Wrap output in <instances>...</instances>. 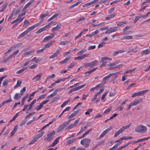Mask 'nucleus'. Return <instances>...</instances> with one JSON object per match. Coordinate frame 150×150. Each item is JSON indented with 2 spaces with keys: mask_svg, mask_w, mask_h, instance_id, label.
Here are the masks:
<instances>
[{
  "mask_svg": "<svg viewBox=\"0 0 150 150\" xmlns=\"http://www.w3.org/2000/svg\"><path fill=\"white\" fill-rule=\"evenodd\" d=\"M104 88H101L100 89V90L97 93H96V94L97 96L98 95H100L101 93H102V92L104 91Z\"/></svg>",
  "mask_w": 150,
  "mask_h": 150,
  "instance_id": "54",
  "label": "nucleus"
},
{
  "mask_svg": "<svg viewBox=\"0 0 150 150\" xmlns=\"http://www.w3.org/2000/svg\"><path fill=\"white\" fill-rule=\"evenodd\" d=\"M89 54L88 53L82 55L81 56H79L77 57H76L74 58L75 60H82L85 58L86 57L89 55Z\"/></svg>",
  "mask_w": 150,
  "mask_h": 150,
  "instance_id": "11",
  "label": "nucleus"
},
{
  "mask_svg": "<svg viewBox=\"0 0 150 150\" xmlns=\"http://www.w3.org/2000/svg\"><path fill=\"white\" fill-rule=\"evenodd\" d=\"M132 38V36H125L123 37V39L125 40H130Z\"/></svg>",
  "mask_w": 150,
  "mask_h": 150,
  "instance_id": "49",
  "label": "nucleus"
},
{
  "mask_svg": "<svg viewBox=\"0 0 150 150\" xmlns=\"http://www.w3.org/2000/svg\"><path fill=\"white\" fill-rule=\"evenodd\" d=\"M34 1V0H31L24 7L23 9V11L24 10L27 9Z\"/></svg>",
  "mask_w": 150,
  "mask_h": 150,
  "instance_id": "17",
  "label": "nucleus"
},
{
  "mask_svg": "<svg viewBox=\"0 0 150 150\" xmlns=\"http://www.w3.org/2000/svg\"><path fill=\"white\" fill-rule=\"evenodd\" d=\"M62 27V25L60 23H58V24L56 25V26L54 27H52V28H60Z\"/></svg>",
  "mask_w": 150,
  "mask_h": 150,
  "instance_id": "58",
  "label": "nucleus"
},
{
  "mask_svg": "<svg viewBox=\"0 0 150 150\" xmlns=\"http://www.w3.org/2000/svg\"><path fill=\"white\" fill-rule=\"evenodd\" d=\"M49 101L48 100H45L42 101L39 105H38L36 108L35 109L37 111L40 110L43 106V105L46 104Z\"/></svg>",
  "mask_w": 150,
  "mask_h": 150,
  "instance_id": "8",
  "label": "nucleus"
},
{
  "mask_svg": "<svg viewBox=\"0 0 150 150\" xmlns=\"http://www.w3.org/2000/svg\"><path fill=\"white\" fill-rule=\"evenodd\" d=\"M113 74V73L109 74L108 75L105 76L103 78V83H104L105 82L106 83V81L110 77H111Z\"/></svg>",
  "mask_w": 150,
  "mask_h": 150,
  "instance_id": "18",
  "label": "nucleus"
},
{
  "mask_svg": "<svg viewBox=\"0 0 150 150\" xmlns=\"http://www.w3.org/2000/svg\"><path fill=\"white\" fill-rule=\"evenodd\" d=\"M59 14L58 13H56L55 14H54L52 17H51V18H49L47 20V21H49L53 19H54L55 18L58 16H59Z\"/></svg>",
  "mask_w": 150,
  "mask_h": 150,
  "instance_id": "28",
  "label": "nucleus"
},
{
  "mask_svg": "<svg viewBox=\"0 0 150 150\" xmlns=\"http://www.w3.org/2000/svg\"><path fill=\"white\" fill-rule=\"evenodd\" d=\"M8 81L7 79H5L3 81L2 85L3 86H5L8 84Z\"/></svg>",
  "mask_w": 150,
  "mask_h": 150,
  "instance_id": "44",
  "label": "nucleus"
},
{
  "mask_svg": "<svg viewBox=\"0 0 150 150\" xmlns=\"http://www.w3.org/2000/svg\"><path fill=\"white\" fill-rule=\"evenodd\" d=\"M21 81L19 80L17 81L16 84L14 86V88H16L19 87L21 83Z\"/></svg>",
  "mask_w": 150,
  "mask_h": 150,
  "instance_id": "36",
  "label": "nucleus"
},
{
  "mask_svg": "<svg viewBox=\"0 0 150 150\" xmlns=\"http://www.w3.org/2000/svg\"><path fill=\"white\" fill-rule=\"evenodd\" d=\"M29 23V22L28 20H25L23 23V26L24 27H25L28 26Z\"/></svg>",
  "mask_w": 150,
  "mask_h": 150,
  "instance_id": "39",
  "label": "nucleus"
},
{
  "mask_svg": "<svg viewBox=\"0 0 150 150\" xmlns=\"http://www.w3.org/2000/svg\"><path fill=\"white\" fill-rule=\"evenodd\" d=\"M150 52V49H147L143 51L141 53V54H142V55H143L147 54Z\"/></svg>",
  "mask_w": 150,
  "mask_h": 150,
  "instance_id": "21",
  "label": "nucleus"
},
{
  "mask_svg": "<svg viewBox=\"0 0 150 150\" xmlns=\"http://www.w3.org/2000/svg\"><path fill=\"white\" fill-rule=\"evenodd\" d=\"M42 22V20L41 21H40L39 23H38L33 25L29 27L28 28H36L38 27V26L41 24V23Z\"/></svg>",
  "mask_w": 150,
  "mask_h": 150,
  "instance_id": "25",
  "label": "nucleus"
},
{
  "mask_svg": "<svg viewBox=\"0 0 150 150\" xmlns=\"http://www.w3.org/2000/svg\"><path fill=\"white\" fill-rule=\"evenodd\" d=\"M37 58L36 57H35L33 58L31 60V61H34L35 63H38V62H40V60H39L38 59H36Z\"/></svg>",
  "mask_w": 150,
  "mask_h": 150,
  "instance_id": "52",
  "label": "nucleus"
},
{
  "mask_svg": "<svg viewBox=\"0 0 150 150\" xmlns=\"http://www.w3.org/2000/svg\"><path fill=\"white\" fill-rule=\"evenodd\" d=\"M60 51V49H57L56 50L55 52L53 54L49 57V59H52L57 57L59 54Z\"/></svg>",
  "mask_w": 150,
  "mask_h": 150,
  "instance_id": "13",
  "label": "nucleus"
},
{
  "mask_svg": "<svg viewBox=\"0 0 150 150\" xmlns=\"http://www.w3.org/2000/svg\"><path fill=\"white\" fill-rule=\"evenodd\" d=\"M54 36V34L53 33L51 34H50V35L47 36L46 37H45L44 39L42 41V42H43L45 41H47L48 40H50L52 39V38H53Z\"/></svg>",
  "mask_w": 150,
  "mask_h": 150,
  "instance_id": "15",
  "label": "nucleus"
},
{
  "mask_svg": "<svg viewBox=\"0 0 150 150\" xmlns=\"http://www.w3.org/2000/svg\"><path fill=\"white\" fill-rule=\"evenodd\" d=\"M135 130L137 133H144L147 132V128L146 126L143 125H140L137 126Z\"/></svg>",
  "mask_w": 150,
  "mask_h": 150,
  "instance_id": "1",
  "label": "nucleus"
},
{
  "mask_svg": "<svg viewBox=\"0 0 150 150\" xmlns=\"http://www.w3.org/2000/svg\"><path fill=\"white\" fill-rule=\"evenodd\" d=\"M91 140L87 138H85L82 139L80 142L81 144L84 146L85 148H86L89 146Z\"/></svg>",
  "mask_w": 150,
  "mask_h": 150,
  "instance_id": "3",
  "label": "nucleus"
},
{
  "mask_svg": "<svg viewBox=\"0 0 150 150\" xmlns=\"http://www.w3.org/2000/svg\"><path fill=\"white\" fill-rule=\"evenodd\" d=\"M123 140H127L133 138V137L131 136H125L123 137Z\"/></svg>",
  "mask_w": 150,
  "mask_h": 150,
  "instance_id": "57",
  "label": "nucleus"
},
{
  "mask_svg": "<svg viewBox=\"0 0 150 150\" xmlns=\"http://www.w3.org/2000/svg\"><path fill=\"white\" fill-rule=\"evenodd\" d=\"M76 127V126L74 125L73 124H70L66 128V129L70 130L71 129Z\"/></svg>",
  "mask_w": 150,
  "mask_h": 150,
  "instance_id": "32",
  "label": "nucleus"
},
{
  "mask_svg": "<svg viewBox=\"0 0 150 150\" xmlns=\"http://www.w3.org/2000/svg\"><path fill=\"white\" fill-rule=\"evenodd\" d=\"M41 77L40 74H38L36 76H34L32 79V80H34L35 81H37L39 80Z\"/></svg>",
  "mask_w": 150,
  "mask_h": 150,
  "instance_id": "19",
  "label": "nucleus"
},
{
  "mask_svg": "<svg viewBox=\"0 0 150 150\" xmlns=\"http://www.w3.org/2000/svg\"><path fill=\"white\" fill-rule=\"evenodd\" d=\"M26 87H24L21 90L20 92H21V95H23V93H24V92L26 91Z\"/></svg>",
  "mask_w": 150,
  "mask_h": 150,
  "instance_id": "60",
  "label": "nucleus"
},
{
  "mask_svg": "<svg viewBox=\"0 0 150 150\" xmlns=\"http://www.w3.org/2000/svg\"><path fill=\"white\" fill-rule=\"evenodd\" d=\"M125 101H124L122 102L121 104V105L118 107L117 109V110L118 111H121L122 110L124 106H122V105H125Z\"/></svg>",
  "mask_w": 150,
  "mask_h": 150,
  "instance_id": "24",
  "label": "nucleus"
},
{
  "mask_svg": "<svg viewBox=\"0 0 150 150\" xmlns=\"http://www.w3.org/2000/svg\"><path fill=\"white\" fill-rule=\"evenodd\" d=\"M54 42V41H52L50 42H48L47 44H46L44 46V48H45V49L47 48H48L50 47V46Z\"/></svg>",
  "mask_w": 150,
  "mask_h": 150,
  "instance_id": "22",
  "label": "nucleus"
},
{
  "mask_svg": "<svg viewBox=\"0 0 150 150\" xmlns=\"http://www.w3.org/2000/svg\"><path fill=\"white\" fill-rule=\"evenodd\" d=\"M90 63L92 67L94 66H96L97 65V64L98 63V61L96 60H95L91 62Z\"/></svg>",
  "mask_w": 150,
  "mask_h": 150,
  "instance_id": "42",
  "label": "nucleus"
},
{
  "mask_svg": "<svg viewBox=\"0 0 150 150\" xmlns=\"http://www.w3.org/2000/svg\"><path fill=\"white\" fill-rule=\"evenodd\" d=\"M70 59V57H66L64 59L63 61H61L59 62V63L62 64H63L65 63H66L67 61L69 60Z\"/></svg>",
  "mask_w": 150,
  "mask_h": 150,
  "instance_id": "29",
  "label": "nucleus"
},
{
  "mask_svg": "<svg viewBox=\"0 0 150 150\" xmlns=\"http://www.w3.org/2000/svg\"><path fill=\"white\" fill-rule=\"evenodd\" d=\"M18 113H17L16 114V115L13 117V118L9 121V122H8V124H9L11 122H12L13 121L15 120V119L18 116Z\"/></svg>",
  "mask_w": 150,
  "mask_h": 150,
  "instance_id": "46",
  "label": "nucleus"
},
{
  "mask_svg": "<svg viewBox=\"0 0 150 150\" xmlns=\"http://www.w3.org/2000/svg\"><path fill=\"white\" fill-rule=\"evenodd\" d=\"M112 129V128L110 127L109 128L106 129L101 134L99 137V139H100L103 137L108 132L111 130Z\"/></svg>",
  "mask_w": 150,
  "mask_h": 150,
  "instance_id": "10",
  "label": "nucleus"
},
{
  "mask_svg": "<svg viewBox=\"0 0 150 150\" xmlns=\"http://www.w3.org/2000/svg\"><path fill=\"white\" fill-rule=\"evenodd\" d=\"M26 69V67H23L22 69H20L18 71L16 72V73L17 74H19L23 72Z\"/></svg>",
  "mask_w": 150,
  "mask_h": 150,
  "instance_id": "34",
  "label": "nucleus"
},
{
  "mask_svg": "<svg viewBox=\"0 0 150 150\" xmlns=\"http://www.w3.org/2000/svg\"><path fill=\"white\" fill-rule=\"evenodd\" d=\"M46 29H39L36 32V33H39L43 31H45L46 30Z\"/></svg>",
  "mask_w": 150,
  "mask_h": 150,
  "instance_id": "56",
  "label": "nucleus"
},
{
  "mask_svg": "<svg viewBox=\"0 0 150 150\" xmlns=\"http://www.w3.org/2000/svg\"><path fill=\"white\" fill-rule=\"evenodd\" d=\"M12 101V100L11 99V98L10 99L6 100L2 102V103L3 104H6L9 103Z\"/></svg>",
  "mask_w": 150,
  "mask_h": 150,
  "instance_id": "62",
  "label": "nucleus"
},
{
  "mask_svg": "<svg viewBox=\"0 0 150 150\" xmlns=\"http://www.w3.org/2000/svg\"><path fill=\"white\" fill-rule=\"evenodd\" d=\"M27 96H24L23 98H22V100L21 101V103L22 106H23L24 103L25 101V100L27 98Z\"/></svg>",
  "mask_w": 150,
  "mask_h": 150,
  "instance_id": "43",
  "label": "nucleus"
},
{
  "mask_svg": "<svg viewBox=\"0 0 150 150\" xmlns=\"http://www.w3.org/2000/svg\"><path fill=\"white\" fill-rule=\"evenodd\" d=\"M106 82H105L104 83H100L96 85L95 87L92 88L90 90V91H94L95 89H97V88L101 87L103 86L105 83Z\"/></svg>",
  "mask_w": 150,
  "mask_h": 150,
  "instance_id": "12",
  "label": "nucleus"
},
{
  "mask_svg": "<svg viewBox=\"0 0 150 150\" xmlns=\"http://www.w3.org/2000/svg\"><path fill=\"white\" fill-rule=\"evenodd\" d=\"M69 41H62L60 42L59 44L60 45H64L66 44H69Z\"/></svg>",
  "mask_w": 150,
  "mask_h": 150,
  "instance_id": "45",
  "label": "nucleus"
},
{
  "mask_svg": "<svg viewBox=\"0 0 150 150\" xmlns=\"http://www.w3.org/2000/svg\"><path fill=\"white\" fill-rule=\"evenodd\" d=\"M37 66V64H34L33 65L29 67V68L30 69H33L36 68Z\"/></svg>",
  "mask_w": 150,
  "mask_h": 150,
  "instance_id": "50",
  "label": "nucleus"
},
{
  "mask_svg": "<svg viewBox=\"0 0 150 150\" xmlns=\"http://www.w3.org/2000/svg\"><path fill=\"white\" fill-rule=\"evenodd\" d=\"M111 108H109L106 109L103 112V114L105 115L109 113L111 110Z\"/></svg>",
  "mask_w": 150,
  "mask_h": 150,
  "instance_id": "48",
  "label": "nucleus"
},
{
  "mask_svg": "<svg viewBox=\"0 0 150 150\" xmlns=\"http://www.w3.org/2000/svg\"><path fill=\"white\" fill-rule=\"evenodd\" d=\"M132 124L131 123H130L128 125L122 127L120 129L118 130L115 133L114 135L115 137H116L120 134L122 133L125 130L129 128L130 126Z\"/></svg>",
  "mask_w": 150,
  "mask_h": 150,
  "instance_id": "2",
  "label": "nucleus"
},
{
  "mask_svg": "<svg viewBox=\"0 0 150 150\" xmlns=\"http://www.w3.org/2000/svg\"><path fill=\"white\" fill-rule=\"evenodd\" d=\"M148 90H144L142 91H139L137 93H134L132 95V97L134 98L137 96H140L143 95L144 93L147 92Z\"/></svg>",
  "mask_w": 150,
  "mask_h": 150,
  "instance_id": "7",
  "label": "nucleus"
},
{
  "mask_svg": "<svg viewBox=\"0 0 150 150\" xmlns=\"http://www.w3.org/2000/svg\"><path fill=\"white\" fill-rule=\"evenodd\" d=\"M128 29H124L123 31V34L125 35L129 34H131L132 32L131 31H126Z\"/></svg>",
  "mask_w": 150,
  "mask_h": 150,
  "instance_id": "33",
  "label": "nucleus"
},
{
  "mask_svg": "<svg viewBox=\"0 0 150 150\" xmlns=\"http://www.w3.org/2000/svg\"><path fill=\"white\" fill-rule=\"evenodd\" d=\"M22 95L20 94L19 93H16L14 96V99L15 100H18L19 99Z\"/></svg>",
  "mask_w": 150,
  "mask_h": 150,
  "instance_id": "26",
  "label": "nucleus"
},
{
  "mask_svg": "<svg viewBox=\"0 0 150 150\" xmlns=\"http://www.w3.org/2000/svg\"><path fill=\"white\" fill-rule=\"evenodd\" d=\"M32 29H27L24 32L21 34L17 38L18 39H19L27 34Z\"/></svg>",
  "mask_w": 150,
  "mask_h": 150,
  "instance_id": "9",
  "label": "nucleus"
},
{
  "mask_svg": "<svg viewBox=\"0 0 150 150\" xmlns=\"http://www.w3.org/2000/svg\"><path fill=\"white\" fill-rule=\"evenodd\" d=\"M54 23V22H53V21L51 22L50 23H49V24L46 25L45 26H44V27H43L42 28H47L48 27H50V25H52V24H53Z\"/></svg>",
  "mask_w": 150,
  "mask_h": 150,
  "instance_id": "35",
  "label": "nucleus"
},
{
  "mask_svg": "<svg viewBox=\"0 0 150 150\" xmlns=\"http://www.w3.org/2000/svg\"><path fill=\"white\" fill-rule=\"evenodd\" d=\"M7 6V4H4L1 8V9L0 10V12L3 11L6 9Z\"/></svg>",
  "mask_w": 150,
  "mask_h": 150,
  "instance_id": "40",
  "label": "nucleus"
},
{
  "mask_svg": "<svg viewBox=\"0 0 150 150\" xmlns=\"http://www.w3.org/2000/svg\"><path fill=\"white\" fill-rule=\"evenodd\" d=\"M45 50V48H42L40 50H38L36 51V53L37 54H39L40 52H42Z\"/></svg>",
  "mask_w": 150,
  "mask_h": 150,
  "instance_id": "61",
  "label": "nucleus"
},
{
  "mask_svg": "<svg viewBox=\"0 0 150 150\" xmlns=\"http://www.w3.org/2000/svg\"><path fill=\"white\" fill-rule=\"evenodd\" d=\"M45 132L43 131L37 134L35 137L38 139L42 137L44 134Z\"/></svg>",
  "mask_w": 150,
  "mask_h": 150,
  "instance_id": "23",
  "label": "nucleus"
},
{
  "mask_svg": "<svg viewBox=\"0 0 150 150\" xmlns=\"http://www.w3.org/2000/svg\"><path fill=\"white\" fill-rule=\"evenodd\" d=\"M12 58H13V55H11L8 57L7 58L5 59H4V60L3 61V62L4 63H6L9 60H11Z\"/></svg>",
  "mask_w": 150,
  "mask_h": 150,
  "instance_id": "27",
  "label": "nucleus"
},
{
  "mask_svg": "<svg viewBox=\"0 0 150 150\" xmlns=\"http://www.w3.org/2000/svg\"><path fill=\"white\" fill-rule=\"evenodd\" d=\"M74 119H71L69 120L67 122H64L62 125H60L58 127L57 132H59L63 129L66 127L70 123L71 121L73 120Z\"/></svg>",
  "mask_w": 150,
  "mask_h": 150,
  "instance_id": "4",
  "label": "nucleus"
},
{
  "mask_svg": "<svg viewBox=\"0 0 150 150\" xmlns=\"http://www.w3.org/2000/svg\"><path fill=\"white\" fill-rule=\"evenodd\" d=\"M93 111L92 109H89L87 111L85 112L86 115H88L90 114V113Z\"/></svg>",
  "mask_w": 150,
  "mask_h": 150,
  "instance_id": "53",
  "label": "nucleus"
},
{
  "mask_svg": "<svg viewBox=\"0 0 150 150\" xmlns=\"http://www.w3.org/2000/svg\"><path fill=\"white\" fill-rule=\"evenodd\" d=\"M142 98H141L135 100L132 103H131L133 106H135L139 104L140 103L142 102Z\"/></svg>",
  "mask_w": 150,
  "mask_h": 150,
  "instance_id": "14",
  "label": "nucleus"
},
{
  "mask_svg": "<svg viewBox=\"0 0 150 150\" xmlns=\"http://www.w3.org/2000/svg\"><path fill=\"white\" fill-rule=\"evenodd\" d=\"M135 69H130L124 72V74H126L127 73H129L131 71H134Z\"/></svg>",
  "mask_w": 150,
  "mask_h": 150,
  "instance_id": "55",
  "label": "nucleus"
},
{
  "mask_svg": "<svg viewBox=\"0 0 150 150\" xmlns=\"http://www.w3.org/2000/svg\"><path fill=\"white\" fill-rule=\"evenodd\" d=\"M15 9V8L13 9V15L14 16H15L20 12V10L19 9H18L14 13V10Z\"/></svg>",
  "mask_w": 150,
  "mask_h": 150,
  "instance_id": "51",
  "label": "nucleus"
},
{
  "mask_svg": "<svg viewBox=\"0 0 150 150\" xmlns=\"http://www.w3.org/2000/svg\"><path fill=\"white\" fill-rule=\"evenodd\" d=\"M60 138L61 137H59L56 138L54 140L53 143L51 144V146L52 147L54 146L57 143Z\"/></svg>",
  "mask_w": 150,
  "mask_h": 150,
  "instance_id": "16",
  "label": "nucleus"
},
{
  "mask_svg": "<svg viewBox=\"0 0 150 150\" xmlns=\"http://www.w3.org/2000/svg\"><path fill=\"white\" fill-rule=\"evenodd\" d=\"M35 50L29 51L25 53H23V55L24 56L29 55L31 54Z\"/></svg>",
  "mask_w": 150,
  "mask_h": 150,
  "instance_id": "30",
  "label": "nucleus"
},
{
  "mask_svg": "<svg viewBox=\"0 0 150 150\" xmlns=\"http://www.w3.org/2000/svg\"><path fill=\"white\" fill-rule=\"evenodd\" d=\"M75 63L74 62H72L70 63L69 66L68 67L69 68H72L75 65Z\"/></svg>",
  "mask_w": 150,
  "mask_h": 150,
  "instance_id": "64",
  "label": "nucleus"
},
{
  "mask_svg": "<svg viewBox=\"0 0 150 150\" xmlns=\"http://www.w3.org/2000/svg\"><path fill=\"white\" fill-rule=\"evenodd\" d=\"M36 99L33 100L31 103L29 105L28 110H30L32 109L33 106L34 104L35 103Z\"/></svg>",
  "mask_w": 150,
  "mask_h": 150,
  "instance_id": "31",
  "label": "nucleus"
},
{
  "mask_svg": "<svg viewBox=\"0 0 150 150\" xmlns=\"http://www.w3.org/2000/svg\"><path fill=\"white\" fill-rule=\"evenodd\" d=\"M117 29H108L105 33L106 34H110L111 33L117 31Z\"/></svg>",
  "mask_w": 150,
  "mask_h": 150,
  "instance_id": "20",
  "label": "nucleus"
},
{
  "mask_svg": "<svg viewBox=\"0 0 150 150\" xmlns=\"http://www.w3.org/2000/svg\"><path fill=\"white\" fill-rule=\"evenodd\" d=\"M86 52V50L85 49H83L77 53L76 55H80L83 53Z\"/></svg>",
  "mask_w": 150,
  "mask_h": 150,
  "instance_id": "37",
  "label": "nucleus"
},
{
  "mask_svg": "<svg viewBox=\"0 0 150 150\" xmlns=\"http://www.w3.org/2000/svg\"><path fill=\"white\" fill-rule=\"evenodd\" d=\"M76 141V139H69V140L67 142V144H70L73 143V142H75Z\"/></svg>",
  "mask_w": 150,
  "mask_h": 150,
  "instance_id": "41",
  "label": "nucleus"
},
{
  "mask_svg": "<svg viewBox=\"0 0 150 150\" xmlns=\"http://www.w3.org/2000/svg\"><path fill=\"white\" fill-rule=\"evenodd\" d=\"M87 129V127L86 126H85L83 127H82L80 130V131L82 133L84 132V131H85Z\"/></svg>",
  "mask_w": 150,
  "mask_h": 150,
  "instance_id": "63",
  "label": "nucleus"
},
{
  "mask_svg": "<svg viewBox=\"0 0 150 150\" xmlns=\"http://www.w3.org/2000/svg\"><path fill=\"white\" fill-rule=\"evenodd\" d=\"M55 134V132L54 131L48 133L47 137L45 138L44 140L46 141L47 142L50 141L53 139V137Z\"/></svg>",
  "mask_w": 150,
  "mask_h": 150,
  "instance_id": "5",
  "label": "nucleus"
},
{
  "mask_svg": "<svg viewBox=\"0 0 150 150\" xmlns=\"http://www.w3.org/2000/svg\"><path fill=\"white\" fill-rule=\"evenodd\" d=\"M112 60V59L110 58L107 57H102L101 59V61L102 62V64L100 66V67H105L106 66V64L107 63V60L111 61Z\"/></svg>",
  "mask_w": 150,
  "mask_h": 150,
  "instance_id": "6",
  "label": "nucleus"
},
{
  "mask_svg": "<svg viewBox=\"0 0 150 150\" xmlns=\"http://www.w3.org/2000/svg\"><path fill=\"white\" fill-rule=\"evenodd\" d=\"M37 139L35 137L30 142L29 144L31 145L33 144L34 142H35L37 140Z\"/></svg>",
  "mask_w": 150,
  "mask_h": 150,
  "instance_id": "47",
  "label": "nucleus"
},
{
  "mask_svg": "<svg viewBox=\"0 0 150 150\" xmlns=\"http://www.w3.org/2000/svg\"><path fill=\"white\" fill-rule=\"evenodd\" d=\"M141 17L139 16H137L135 17V18L134 21V23H136V22L137 21L139 20V19L141 18Z\"/></svg>",
  "mask_w": 150,
  "mask_h": 150,
  "instance_id": "59",
  "label": "nucleus"
},
{
  "mask_svg": "<svg viewBox=\"0 0 150 150\" xmlns=\"http://www.w3.org/2000/svg\"><path fill=\"white\" fill-rule=\"evenodd\" d=\"M48 16L47 14H42L40 15V21L42 20V21L44 20L43 18L47 16Z\"/></svg>",
  "mask_w": 150,
  "mask_h": 150,
  "instance_id": "38",
  "label": "nucleus"
}]
</instances>
